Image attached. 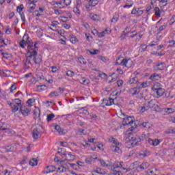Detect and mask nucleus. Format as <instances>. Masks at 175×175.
I'll list each match as a JSON object with an SVG mask.
<instances>
[{
    "mask_svg": "<svg viewBox=\"0 0 175 175\" xmlns=\"http://www.w3.org/2000/svg\"><path fill=\"white\" fill-rule=\"evenodd\" d=\"M137 124H139V122L135 121V116H128L126 118H123V122H122L123 126H126V125H130L131 128L135 129V128H137V126H139Z\"/></svg>",
    "mask_w": 175,
    "mask_h": 175,
    "instance_id": "f257e3e1",
    "label": "nucleus"
},
{
    "mask_svg": "<svg viewBox=\"0 0 175 175\" xmlns=\"http://www.w3.org/2000/svg\"><path fill=\"white\" fill-rule=\"evenodd\" d=\"M27 55L29 58L33 59L36 65H40L42 64V56L40 54H38V49L33 51V52H30Z\"/></svg>",
    "mask_w": 175,
    "mask_h": 175,
    "instance_id": "f03ea898",
    "label": "nucleus"
},
{
    "mask_svg": "<svg viewBox=\"0 0 175 175\" xmlns=\"http://www.w3.org/2000/svg\"><path fill=\"white\" fill-rule=\"evenodd\" d=\"M28 39H25L26 40V44H27V54H29L30 53H32L33 51H35L38 50V42H36L33 44V42H32V40L28 36Z\"/></svg>",
    "mask_w": 175,
    "mask_h": 175,
    "instance_id": "7ed1b4c3",
    "label": "nucleus"
},
{
    "mask_svg": "<svg viewBox=\"0 0 175 175\" xmlns=\"http://www.w3.org/2000/svg\"><path fill=\"white\" fill-rule=\"evenodd\" d=\"M42 129H43L42 124H37V126L33 129L32 131V137L34 140H38V139L42 137Z\"/></svg>",
    "mask_w": 175,
    "mask_h": 175,
    "instance_id": "20e7f679",
    "label": "nucleus"
},
{
    "mask_svg": "<svg viewBox=\"0 0 175 175\" xmlns=\"http://www.w3.org/2000/svg\"><path fill=\"white\" fill-rule=\"evenodd\" d=\"M23 104L21 103V100L20 98H15L13 100V104L11 107V111L12 113H16L21 109Z\"/></svg>",
    "mask_w": 175,
    "mask_h": 175,
    "instance_id": "39448f33",
    "label": "nucleus"
},
{
    "mask_svg": "<svg viewBox=\"0 0 175 175\" xmlns=\"http://www.w3.org/2000/svg\"><path fill=\"white\" fill-rule=\"evenodd\" d=\"M130 144L129 146H132L133 147H136V146H139V143L142 142V138L137 137H131L129 138Z\"/></svg>",
    "mask_w": 175,
    "mask_h": 175,
    "instance_id": "423d86ee",
    "label": "nucleus"
},
{
    "mask_svg": "<svg viewBox=\"0 0 175 175\" xmlns=\"http://www.w3.org/2000/svg\"><path fill=\"white\" fill-rule=\"evenodd\" d=\"M120 65L125 66V68H132L133 66V62L131 59H123L120 62Z\"/></svg>",
    "mask_w": 175,
    "mask_h": 175,
    "instance_id": "0eeeda50",
    "label": "nucleus"
},
{
    "mask_svg": "<svg viewBox=\"0 0 175 175\" xmlns=\"http://www.w3.org/2000/svg\"><path fill=\"white\" fill-rule=\"evenodd\" d=\"M152 90L154 91L157 95V98H161V96H163V94H165V90L162 88H155L153 86L152 88Z\"/></svg>",
    "mask_w": 175,
    "mask_h": 175,
    "instance_id": "6e6552de",
    "label": "nucleus"
},
{
    "mask_svg": "<svg viewBox=\"0 0 175 175\" xmlns=\"http://www.w3.org/2000/svg\"><path fill=\"white\" fill-rule=\"evenodd\" d=\"M165 68H166V64L161 62L154 66L153 69L154 72H159V70H163Z\"/></svg>",
    "mask_w": 175,
    "mask_h": 175,
    "instance_id": "1a4fd4ad",
    "label": "nucleus"
},
{
    "mask_svg": "<svg viewBox=\"0 0 175 175\" xmlns=\"http://www.w3.org/2000/svg\"><path fill=\"white\" fill-rule=\"evenodd\" d=\"M20 111L23 117H28V116L31 114V109L27 108L25 106L23 105L21 107Z\"/></svg>",
    "mask_w": 175,
    "mask_h": 175,
    "instance_id": "9d476101",
    "label": "nucleus"
},
{
    "mask_svg": "<svg viewBox=\"0 0 175 175\" xmlns=\"http://www.w3.org/2000/svg\"><path fill=\"white\" fill-rule=\"evenodd\" d=\"M148 106L150 109H158V107H159V106H158V100H157V99L150 100L148 102Z\"/></svg>",
    "mask_w": 175,
    "mask_h": 175,
    "instance_id": "9b49d317",
    "label": "nucleus"
},
{
    "mask_svg": "<svg viewBox=\"0 0 175 175\" xmlns=\"http://www.w3.org/2000/svg\"><path fill=\"white\" fill-rule=\"evenodd\" d=\"M102 105L103 106H111V105H114V99L111 98H103Z\"/></svg>",
    "mask_w": 175,
    "mask_h": 175,
    "instance_id": "f8f14e48",
    "label": "nucleus"
},
{
    "mask_svg": "<svg viewBox=\"0 0 175 175\" xmlns=\"http://www.w3.org/2000/svg\"><path fill=\"white\" fill-rule=\"evenodd\" d=\"M161 79H162L161 74L154 73L150 77V79L152 80V81H159Z\"/></svg>",
    "mask_w": 175,
    "mask_h": 175,
    "instance_id": "ddd939ff",
    "label": "nucleus"
},
{
    "mask_svg": "<svg viewBox=\"0 0 175 175\" xmlns=\"http://www.w3.org/2000/svg\"><path fill=\"white\" fill-rule=\"evenodd\" d=\"M127 83L128 84H136L137 85H139V84H140V82H139V79L137 77H131Z\"/></svg>",
    "mask_w": 175,
    "mask_h": 175,
    "instance_id": "4468645a",
    "label": "nucleus"
},
{
    "mask_svg": "<svg viewBox=\"0 0 175 175\" xmlns=\"http://www.w3.org/2000/svg\"><path fill=\"white\" fill-rule=\"evenodd\" d=\"M25 39H29L27 34H25L23 40L20 42L19 44L22 49H25V46H27V41Z\"/></svg>",
    "mask_w": 175,
    "mask_h": 175,
    "instance_id": "2eb2a0df",
    "label": "nucleus"
},
{
    "mask_svg": "<svg viewBox=\"0 0 175 175\" xmlns=\"http://www.w3.org/2000/svg\"><path fill=\"white\" fill-rule=\"evenodd\" d=\"M129 92L133 96L137 95L140 92V88L139 86L130 89Z\"/></svg>",
    "mask_w": 175,
    "mask_h": 175,
    "instance_id": "dca6fc26",
    "label": "nucleus"
},
{
    "mask_svg": "<svg viewBox=\"0 0 175 175\" xmlns=\"http://www.w3.org/2000/svg\"><path fill=\"white\" fill-rule=\"evenodd\" d=\"M148 167H150V163L148 162H144L137 167L140 170H146V169H148Z\"/></svg>",
    "mask_w": 175,
    "mask_h": 175,
    "instance_id": "f3484780",
    "label": "nucleus"
},
{
    "mask_svg": "<svg viewBox=\"0 0 175 175\" xmlns=\"http://www.w3.org/2000/svg\"><path fill=\"white\" fill-rule=\"evenodd\" d=\"M122 162H116L111 167V170H118L122 169Z\"/></svg>",
    "mask_w": 175,
    "mask_h": 175,
    "instance_id": "a211bd4d",
    "label": "nucleus"
},
{
    "mask_svg": "<svg viewBox=\"0 0 175 175\" xmlns=\"http://www.w3.org/2000/svg\"><path fill=\"white\" fill-rule=\"evenodd\" d=\"M111 150L113 152H117L118 154H121L122 152L121 148L118 146H111Z\"/></svg>",
    "mask_w": 175,
    "mask_h": 175,
    "instance_id": "6ab92c4d",
    "label": "nucleus"
},
{
    "mask_svg": "<svg viewBox=\"0 0 175 175\" xmlns=\"http://www.w3.org/2000/svg\"><path fill=\"white\" fill-rule=\"evenodd\" d=\"M1 99H9V95L6 94V91L0 90Z\"/></svg>",
    "mask_w": 175,
    "mask_h": 175,
    "instance_id": "aec40b11",
    "label": "nucleus"
},
{
    "mask_svg": "<svg viewBox=\"0 0 175 175\" xmlns=\"http://www.w3.org/2000/svg\"><path fill=\"white\" fill-rule=\"evenodd\" d=\"M142 126L144 128H147L148 129H151L152 128V124H151L148 122H145L141 124H139V126Z\"/></svg>",
    "mask_w": 175,
    "mask_h": 175,
    "instance_id": "412c9836",
    "label": "nucleus"
},
{
    "mask_svg": "<svg viewBox=\"0 0 175 175\" xmlns=\"http://www.w3.org/2000/svg\"><path fill=\"white\" fill-rule=\"evenodd\" d=\"M90 79H85V77H82L81 79V84H83V85H88L90 84Z\"/></svg>",
    "mask_w": 175,
    "mask_h": 175,
    "instance_id": "4be33fe9",
    "label": "nucleus"
},
{
    "mask_svg": "<svg viewBox=\"0 0 175 175\" xmlns=\"http://www.w3.org/2000/svg\"><path fill=\"white\" fill-rule=\"evenodd\" d=\"M46 169L48 170L46 172V174H49V173H53V172H55V170L57 168L54 165H50V166L46 167Z\"/></svg>",
    "mask_w": 175,
    "mask_h": 175,
    "instance_id": "5701e85b",
    "label": "nucleus"
},
{
    "mask_svg": "<svg viewBox=\"0 0 175 175\" xmlns=\"http://www.w3.org/2000/svg\"><path fill=\"white\" fill-rule=\"evenodd\" d=\"M55 131H57V132H58V133H59V135H64V130L61 128V126H59V125L57 124L55 126Z\"/></svg>",
    "mask_w": 175,
    "mask_h": 175,
    "instance_id": "b1692460",
    "label": "nucleus"
},
{
    "mask_svg": "<svg viewBox=\"0 0 175 175\" xmlns=\"http://www.w3.org/2000/svg\"><path fill=\"white\" fill-rule=\"evenodd\" d=\"M154 12L156 17H161V10L159 7H155L154 9Z\"/></svg>",
    "mask_w": 175,
    "mask_h": 175,
    "instance_id": "393cba45",
    "label": "nucleus"
},
{
    "mask_svg": "<svg viewBox=\"0 0 175 175\" xmlns=\"http://www.w3.org/2000/svg\"><path fill=\"white\" fill-rule=\"evenodd\" d=\"M27 58L25 62V68H29V65H31V58L28 57V54L27 53Z\"/></svg>",
    "mask_w": 175,
    "mask_h": 175,
    "instance_id": "a878e982",
    "label": "nucleus"
},
{
    "mask_svg": "<svg viewBox=\"0 0 175 175\" xmlns=\"http://www.w3.org/2000/svg\"><path fill=\"white\" fill-rule=\"evenodd\" d=\"M164 110L167 114H173V113H175V108H165Z\"/></svg>",
    "mask_w": 175,
    "mask_h": 175,
    "instance_id": "bb28decb",
    "label": "nucleus"
},
{
    "mask_svg": "<svg viewBox=\"0 0 175 175\" xmlns=\"http://www.w3.org/2000/svg\"><path fill=\"white\" fill-rule=\"evenodd\" d=\"M148 155H150V151L148 150H144L139 153V157H144V158L148 157Z\"/></svg>",
    "mask_w": 175,
    "mask_h": 175,
    "instance_id": "cd10ccee",
    "label": "nucleus"
},
{
    "mask_svg": "<svg viewBox=\"0 0 175 175\" xmlns=\"http://www.w3.org/2000/svg\"><path fill=\"white\" fill-rule=\"evenodd\" d=\"M1 55L5 59H10L12 58V54L8 53H1Z\"/></svg>",
    "mask_w": 175,
    "mask_h": 175,
    "instance_id": "c85d7f7f",
    "label": "nucleus"
},
{
    "mask_svg": "<svg viewBox=\"0 0 175 175\" xmlns=\"http://www.w3.org/2000/svg\"><path fill=\"white\" fill-rule=\"evenodd\" d=\"M29 165L31 166H36L38 165V159H32L29 162Z\"/></svg>",
    "mask_w": 175,
    "mask_h": 175,
    "instance_id": "c756f323",
    "label": "nucleus"
},
{
    "mask_svg": "<svg viewBox=\"0 0 175 175\" xmlns=\"http://www.w3.org/2000/svg\"><path fill=\"white\" fill-rule=\"evenodd\" d=\"M17 83H14L11 85V87L10 88V92H11V94H13V92H14V91H16V90H17Z\"/></svg>",
    "mask_w": 175,
    "mask_h": 175,
    "instance_id": "7c9ffc66",
    "label": "nucleus"
},
{
    "mask_svg": "<svg viewBox=\"0 0 175 175\" xmlns=\"http://www.w3.org/2000/svg\"><path fill=\"white\" fill-rule=\"evenodd\" d=\"M78 61L81 65H87V61L82 56L78 58Z\"/></svg>",
    "mask_w": 175,
    "mask_h": 175,
    "instance_id": "2f4dec72",
    "label": "nucleus"
},
{
    "mask_svg": "<svg viewBox=\"0 0 175 175\" xmlns=\"http://www.w3.org/2000/svg\"><path fill=\"white\" fill-rule=\"evenodd\" d=\"M113 175H122V171L120 170H111Z\"/></svg>",
    "mask_w": 175,
    "mask_h": 175,
    "instance_id": "473e14b6",
    "label": "nucleus"
},
{
    "mask_svg": "<svg viewBox=\"0 0 175 175\" xmlns=\"http://www.w3.org/2000/svg\"><path fill=\"white\" fill-rule=\"evenodd\" d=\"M120 17V15L118 14H115L111 21V23H117L118 21V18Z\"/></svg>",
    "mask_w": 175,
    "mask_h": 175,
    "instance_id": "72a5a7b5",
    "label": "nucleus"
},
{
    "mask_svg": "<svg viewBox=\"0 0 175 175\" xmlns=\"http://www.w3.org/2000/svg\"><path fill=\"white\" fill-rule=\"evenodd\" d=\"M97 174H100V175H105L107 174L106 171H104L103 169L102 168H97L96 170Z\"/></svg>",
    "mask_w": 175,
    "mask_h": 175,
    "instance_id": "f704fd0d",
    "label": "nucleus"
},
{
    "mask_svg": "<svg viewBox=\"0 0 175 175\" xmlns=\"http://www.w3.org/2000/svg\"><path fill=\"white\" fill-rule=\"evenodd\" d=\"M14 151V147L12 146H8L5 147V152H12Z\"/></svg>",
    "mask_w": 175,
    "mask_h": 175,
    "instance_id": "c9c22d12",
    "label": "nucleus"
},
{
    "mask_svg": "<svg viewBox=\"0 0 175 175\" xmlns=\"http://www.w3.org/2000/svg\"><path fill=\"white\" fill-rule=\"evenodd\" d=\"M54 117H55V115H54V113L49 114L47 116L46 121L48 122H50V121H53V118H54Z\"/></svg>",
    "mask_w": 175,
    "mask_h": 175,
    "instance_id": "e433bc0d",
    "label": "nucleus"
},
{
    "mask_svg": "<svg viewBox=\"0 0 175 175\" xmlns=\"http://www.w3.org/2000/svg\"><path fill=\"white\" fill-rule=\"evenodd\" d=\"M79 7H75L73 8V12L76 14V16H80V10L79 9Z\"/></svg>",
    "mask_w": 175,
    "mask_h": 175,
    "instance_id": "4c0bfd02",
    "label": "nucleus"
},
{
    "mask_svg": "<svg viewBox=\"0 0 175 175\" xmlns=\"http://www.w3.org/2000/svg\"><path fill=\"white\" fill-rule=\"evenodd\" d=\"M70 41L73 44H76V43H77V38H76V36H70Z\"/></svg>",
    "mask_w": 175,
    "mask_h": 175,
    "instance_id": "58836bf2",
    "label": "nucleus"
},
{
    "mask_svg": "<svg viewBox=\"0 0 175 175\" xmlns=\"http://www.w3.org/2000/svg\"><path fill=\"white\" fill-rule=\"evenodd\" d=\"M57 172H59V173H64L65 172H66V167L62 166V167H59L57 168Z\"/></svg>",
    "mask_w": 175,
    "mask_h": 175,
    "instance_id": "ea45409f",
    "label": "nucleus"
},
{
    "mask_svg": "<svg viewBox=\"0 0 175 175\" xmlns=\"http://www.w3.org/2000/svg\"><path fill=\"white\" fill-rule=\"evenodd\" d=\"M66 75L68 76V77H73V76H75V72L72 70H68Z\"/></svg>",
    "mask_w": 175,
    "mask_h": 175,
    "instance_id": "a19ab883",
    "label": "nucleus"
},
{
    "mask_svg": "<svg viewBox=\"0 0 175 175\" xmlns=\"http://www.w3.org/2000/svg\"><path fill=\"white\" fill-rule=\"evenodd\" d=\"M147 87H148V83H147V82H143L140 84V86H138L140 90H142V88H147Z\"/></svg>",
    "mask_w": 175,
    "mask_h": 175,
    "instance_id": "79ce46f5",
    "label": "nucleus"
},
{
    "mask_svg": "<svg viewBox=\"0 0 175 175\" xmlns=\"http://www.w3.org/2000/svg\"><path fill=\"white\" fill-rule=\"evenodd\" d=\"M100 163L103 167H109V164L106 163V161L104 160H100Z\"/></svg>",
    "mask_w": 175,
    "mask_h": 175,
    "instance_id": "37998d69",
    "label": "nucleus"
},
{
    "mask_svg": "<svg viewBox=\"0 0 175 175\" xmlns=\"http://www.w3.org/2000/svg\"><path fill=\"white\" fill-rule=\"evenodd\" d=\"M23 9H24V5L21 4L17 7L16 11L18 12V13L21 14V12H23Z\"/></svg>",
    "mask_w": 175,
    "mask_h": 175,
    "instance_id": "c03bdc74",
    "label": "nucleus"
},
{
    "mask_svg": "<svg viewBox=\"0 0 175 175\" xmlns=\"http://www.w3.org/2000/svg\"><path fill=\"white\" fill-rule=\"evenodd\" d=\"M15 98H18V99H20V98H23V93L20 91H18L17 93L14 94Z\"/></svg>",
    "mask_w": 175,
    "mask_h": 175,
    "instance_id": "a18cd8bd",
    "label": "nucleus"
},
{
    "mask_svg": "<svg viewBox=\"0 0 175 175\" xmlns=\"http://www.w3.org/2000/svg\"><path fill=\"white\" fill-rule=\"evenodd\" d=\"M99 15L98 14H94L92 16V20H93V21H99Z\"/></svg>",
    "mask_w": 175,
    "mask_h": 175,
    "instance_id": "49530a36",
    "label": "nucleus"
},
{
    "mask_svg": "<svg viewBox=\"0 0 175 175\" xmlns=\"http://www.w3.org/2000/svg\"><path fill=\"white\" fill-rule=\"evenodd\" d=\"M98 3H99V1L98 0H93L92 1L91 4L89 5V6H96V5H98Z\"/></svg>",
    "mask_w": 175,
    "mask_h": 175,
    "instance_id": "de8ad7c7",
    "label": "nucleus"
},
{
    "mask_svg": "<svg viewBox=\"0 0 175 175\" xmlns=\"http://www.w3.org/2000/svg\"><path fill=\"white\" fill-rule=\"evenodd\" d=\"M57 33H58L59 35H60V36H62L63 38H64V39H66V38H65V36H64V33H65V30H64V29L58 30V31H57Z\"/></svg>",
    "mask_w": 175,
    "mask_h": 175,
    "instance_id": "09e8293b",
    "label": "nucleus"
},
{
    "mask_svg": "<svg viewBox=\"0 0 175 175\" xmlns=\"http://www.w3.org/2000/svg\"><path fill=\"white\" fill-rule=\"evenodd\" d=\"M129 33H133V35H131L130 36V38H131V39H133V38H135V36H137V31H136V30H134V31H133L131 32L129 31Z\"/></svg>",
    "mask_w": 175,
    "mask_h": 175,
    "instance_id": "8fccbe9b",
    "label": "nucleus"
},
{
    "mask_svg": "<svg viewBox=\"0 0 175 175\" xmlns=\"http://www.w3.org/2000/svg\"><path fill=\"white\" fill-rule=\"evenodd\" d=\"M167 27V25H161V26L159 28L158 31H159V32H162V31L166 29V27Z\"/></svg>",
    "mask_w": 175,
    "mask_h": 175,
    "instance_id": "3c124183",
    "label": "nucleus"
},
{
    "mask_svg": "<svg viewBox=\"0 0 175 175\" xmlns=\"http://www.w3.org/2000/svg\"><path fill=\"white\" fill-rule=\"evenodd\" d=\"M57 25H59V23H58V21H55L52 22L51 27H53V28H57Z\"/></svg>",
    "mask_w": 175,
    "mask_h": 175,
    "instance_id": "603ef678",
    "label": "nucleus"
},
{
    "mask_svg": "<svg viewBox=\"0 0 175 175\" xmlns=\"http://www.w3.org/2000/svg\"><path fill=\"white\" fill-rule=\"evenodd\" d=\"M63 3L66 6H69V5H70V3H72V0H64Z\"/></svg>",
    "mask_w": 175,
    "mask_h": 175,
    "instance_id": "864d4df0",
    "label": "nucleus"
},
{
    "mask_svg": "<svg viewBox=\"0 0 175 175\" xmlns=\"http://www.w3.org/2000/svg\"><path fill=\"white\" fill-rule=\"evenodd\" d=\"M159 143H161V141H159V139H154V140H153V146H154V147H155L157 146H159Z\"/></svg>",
    "mask_w": 175,
    "mask_h": 175,
    "instance_id": "5fc2aeb1",
    "label": "nucleus"
},
{
    "mask_svg": "<svg viewBox=\"0 0 175 175\" xmlns=\"http://www.w3.org/2000/svg\"><path fill=\"white\" fill-rule=\"evenodd\" d=\"M168 43L170 44L169 47H174L175 46V40H170L168 42Z\"/></svg>",
    "mask_w": 175,
    "mask_h": 175,
    "instance_id": "6e6d98bb",
    "label": "nucleus"
},
{
    "mask_svg": "<svg viewBox=\"0 0 175 175\" xmlns=\"http://www.w3.org/2000/svg\"><path fill=\"white\" fill-rule=\"evenodd\" d=\"M99 77L101 79H106L107 77V75L105 72H101L98 75Z\"/></svg>",
    "mask_w": 175,
    "mask_h": 175,
    "instance_id": "4d7b16f0",
    "label": "nucleus"
},
{
    "mask_svg": "<svg viewBox=\"0 0 175 175\" xmlns=\"http://www.w3.org/2000/svg\"><path fill=\"white\" fill-rule=\"evenodd\" d=\"M113 144H115L116 146H118V147L122 146V144H120V142H118V140L116 139V138L113 139Z\"/></svg>",
    "mask_w": 175,
    "mask_h": 175,
    "instance_id": "13d9d810",
    "label": "nucleus"
},
{
    "mask_svg": "<svg viewBox=\"0 0 175 175\" xmlns=\"http://www.w3.org/2000/svg\"><path fill=\"white\" fill-rule=\"evenodd\" d=\"M85 163L91 165V162H92V157H89L85 159Z\"/></svg>",
    "mask_w": 175,
    "mask_h": 175,
    "instance_id": "bf43d9fd",
    "label": "nucleus"
},
{
    "mask_svg": "<svg viewBox=\"0 0 175 175\" xmlns=\"http://www.w3.org/2000/svg\"><path fill=\"white\" fill-rule=\"evenodd\" d=\"M62 23H68V21H69V18H68L66 16H62Z\"/></svg>",
    "mask_w": 175,
    "mask_h": 175,
    "instance_id": "052dcab7",
    "label": "nucleus"
},
{
    "mask_svg": "<svg viewBox=\"0 0 175 175\" xmlns=\"http://www.w3.org/2000/svg\"><path fill=\"white\" fill-rule=\"evenodd\" d=\"M122 84H124V81L122 80H119L117 81L118 87H122Z\"/></svg>",
    "mask_w": 175,
    "mask_h": 175,
    "instance_id": "680f3d73",
    "label": "nucleus"
},
{
    "mask_svg": "<svg viewBox=\"0 0 175 175\" xmlns=\"http://www.w3.org/2000/svg\"><path fill=\"white\" fill-rule=\"evenodd\" d=\"M81 5H83L81 0H77V7L81 8Z\"/></svg>",
    "mask_w": 175,
    "mask_h": 175,
    "instance_id": "e2e57ef3",
    "label": "nucleus"
},
{
    "mask_svg": "<svg viewBox=\"0 0 175 175\" xmlns=\"http://www.w3.org/2000/svg\"><path fill=\"white\" fill-rule=\"evenodd\" d=\"M151 9H152L151 5H148L146 7V12L147 13V14H150V10H151Z\"/></svg>",
    "mask_w": 175,
    "mask_h": 175,
    "instance_id": "0e129e2a",
    "label": "nucleus"
},
{
    "mask_svg": "<svg viewBox=\"0 0 175 175\" xmlns=\"http://www.w3.org/2000/svg\"><path fill=\"white\" fill-rule=\"evenodd\" d=\"M51 69L53 73H57V72H58V68H57V66H52Z\"/></svg>",
    "mask_w": 175,
    "mask_h": 175,
    "instance_id": "69168bd1",
    "label": "nucleus"
},
{
    "mask_svg": "<svg viewBox=\"0 0 175 175\" xmlns=\"http://www.w3.org/2000/svg\"><path fill=\"white\" fill-rule=\"evenodd\" d=\"M50 96H58V92H52L50 93Z\"/></svg>",
    "mask_w": 175,
    "mask_h": 175,
    "instance_id": "338daca9",
    "label": "nucleus"
},
{
    "mask_svg": "<svg viewBox=\"0 0 175 175\" xmlns=\"http://www.w3.org/2000/svg\"><path fill=\"white\" fill-rule=\"evenodd\" d=\"M105 31H102L98 33V38H103L105 37Z\"/></svg>",
    "mask_w": 175,
    "mask_h": 175,
    "instance_id": "774afa93",
    "label": "nucleus"
}]
</instances>
